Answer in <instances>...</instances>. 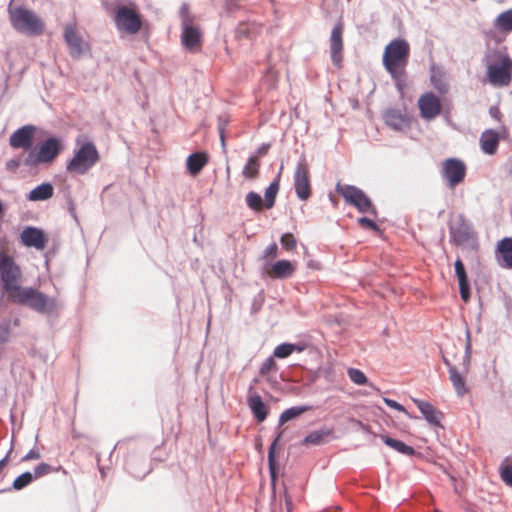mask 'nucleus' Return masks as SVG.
I'll return each mask as SVG.
<instances>
[{"instance_id": "nucleus-28", "label": "nucleus", "mask_w": 512, "mask_h": 512, "mask_svg": "<svg viewBox=\"0 0 512 512\" xmlns=\"http://www.w3.org/2000/svg\"><path fill=\"white\" fill-rule=\"evenodd\" d=\"M449 379L458 396H463L468 392L464 378L455 367L449 368Z\"/></svg>"}, {"instance_id": "nucleus-20", "label": "nucleus", "mask_w": 512, "mask_h": 512, "mask_svg": "<svg viewBox=\"0 0 512 512\" xmlns=\"http://www.w3.org/2000/svg\"><path fill=\"white\" fill-rule=\"evenodd\" d=\"M500 141V136L495 130L489 129L482 133L480 138L481 149L489 155L496 153Z\"/></svg>"}, {"instance_id": "nucleus-54", "label": "nucleus", "mask_w": 512, "mask_h": 512, "mask_svg": "<svg viewBox=\"0 0 512 512\" xmlns=\"http://www.w3.org/2000/svg\"><path fill=\"white\" fill-rule=\"evenodd\" d=\"M220 138H221L222 144L224 145L225 140H224V133H223L222 129L220 130Z\"/></svg>"}, {"instance_id": "nucleus-7", "label": "nucleus", "mask_w": 512, "mask_h": 512, "mask_svg": "<svg viewBox=\"0 0 512 512\" xmlns=\"http://www.w3.org/2000/svg\"><path fill=\"white\" fill-rule=\"evenodd\" d=\"M114 22L119 32L128 35L137 34L142 28V17L133 3L116 7Z\"/></svg>"}, {"instance_id": "nucleus-32", "label": "nucleus", "mask_w": 512, "mask_h": 512, "mask_svg": "<svg viewBox=\"0 0 512 512\" xmlns=\"http://www.w3.org/2000/svg\"><path fill=\"white\" fill-rule=\"evenodd\" d=\"M498 252L508 268H512V238H504L498 244Z\"/></svg>"}, {"instance_id": "nucleus-24", "label": "nucleus", "mask_w": 512, "mask_h": 512, "mask_svg": "<svg viewBox=\"0 0 512 512\" xmlns=\"http://www.w3.org/2000/svg\"><path fill=\"white\" fill-rule=\"evenodd\" d=\"M413 402L430 424L435 426L440 424L441 413L438 412L429 402L419 399H413Z\"/></svg>"}, {"instance_id": "nucleus-17", "label": "nucleus", "mask_w": 512, "mask_h": 512, "mask_svg": "<svg viewBox=\"0 0 512 512\" xmlns=\"http://www.w3.org/2000/svg\"><path fill=\"white\" fill-rule=\"evenodd\" d=\"M247 404L258 422H263L268 415V407L262 401V398L259 394L255 392L249 391V395L247 398Z\"/></svg>"}, {"instance_id": "nucleus-11", "label": "nucleus", "mask_w": 512, "mask_h": 512, "mask_svg": "<svg viewBox=\"0 0 512 512\" xmlns=\"http://www.w3.org/2000/svg\"><path fill=\"white\" fill-rule=\"evenodd\" d=\"M19 239L23 246L40 251L45 249L48 243V236L45 231L35 226H25L19 235Z\"/></svg>"}, {"instance_id": "nucleus-53", "label": "nucleus", "mask_w": 512, "mask_h": 512, "mask_svg": "<svg viewBox=\"0 0 512 512\" xmlns=\"http://www.w3.org/2000/svg\"><path fill=\"white\" fill-rule=\"evenodd\" d=\"M69 210H70V212H71L72 216H73L74 218H76V214L74 213V208H73V206H72V203H70V208H69Z\"/></svg>"}, {"instance_id": "nucleus-21", "label": "nucleus", "mask_w": 512, "mask_h": 512, "mask_svg": "<svg viewBox=\"0 0 512 512\" xmlns=\"http://www.w3.org/2000/svg\"><path fill=\"white\" fill-rule=\"evenodd\" d=\"M208 161L209 156L206 152L200 151L192 153L188 156L186 161L187 169L192 176H196L206 166Z\"/></svg>"}, {"instance_id": "nucleus-33", "label": "nucleus", "mask_w": 512, "mask_h": 512, "mask_svg": "<svg viewBox=\"0 0 512 512\" xmlns=\"http://www.w3.org/2000/svg\"><path fill=\"white\" fill-rule=\"evenodd\" d=\"M380 438L382 441L391 447L392 449L405 454V455H413L414 449L411 446L406 445L404 442L393 439L387 435H381Z\"/></svg>"}, {"instance_id": "nucleus-29", "label": "nucleus", "mask_w": 512, "mask_h": 512, "mask_svg": "<svg viewBox=\"0 0 512 512\" xmlns=\"http://www.w3.org/2000/svg\"><path fill=\"white\" fill-rule=\"evenodd\" d=\"M20 325V319L15 317L13 319L11 318H4L0 322V345L4 344L8 341L9 336L12 332V329L14 327H18Z\"/></svg>"}, {"instance_id": "nucleus-13", "label": "nucleus", "mask_w": 512, "mask_h": 512, "mask_svg": "<svg viewBox=\"0 0 512 512\" xmlns=\"http://www.w3.org/2000/svg\"><path fill=\"white\" fill-rule=\"evenodd\" d=\"M63 37L68 47V52L72 58L79 59L86 54L88 46L76 33L72 24H67L65 26Z\"/></svg>"}, {"instance_id": "nucleus-42", "label": "nucleus", "mask_w": 512, "mask_h": 512, "mask_svg": "<svg viewBox=\"0 0 512 512\" xmlns=\"http://www.w3.org/2000/svg\"><path fill=\"white\" fill-rule=\"evenodd\" d=\"M52 471H53V467L50 464L42 462L34 468V471L31 472V475H32L33 479L35 480V479H38L40 477L50 474Z\"/></svg>"}, {"instance_id": "nucleus-23", "label": "nucleus", "mask_w": 512, "mask_h": 512, "mask_svg": "<svg viewBox=\"0 0 512 512\" xmlns=\"http://www.w3.org/2000/svg\"><path fill=\"white\" fill-rule=\"evenodd\" d=\"M294 270L295 268L290 261L279 260L267 270V273L272 278L283 279L291 276Z\"/></svg>"}, {"instance_id": "nucleus-44", "label": "nucleus", "mask_w": 512, "mask_h": 512, "mask_svg": "<svg viewBox=\"0 0 512 512\" xmlns=\"http://www.w3.org/2000/svg\"><path fill=\"white\" fill-rule=\"evenodd\" d=\"M280 241H281L282 246L287 251H292L296 247L295 237L291 233H286V234L282 235Z\"/></svg>"}, {"instance_id": "nucleus-9", "label": "nucleus", "mask_w": 512, "mask_h": 512, "mask_svg": "<svg viewBox=\"0 0 512 512\" xmlns=\"http://www.w3.org/2000/svg\"><path fill=\"white\" fill-rule=\"evenodd\" d=\"M36 126L26 124L16 129L9 137V145L13 149H22L23 153H30L34 148Z\"/></svg>"}, {"instance_id": "nucleus-8", "label": "nucleus", "mask_w": 512, "mask_h": 512, "mask_svg": "<svg viewBox=\"0 0 512 512\" xmlns=\"http://www.w3.org/2000/svg\"><path fill=\"white\" fill-rule=\"evenodd\" d=\"M336 192L341 195L348 204L356 207L359 212L376 215V209L372 201L356 186L338 183L336 185Z\"/></svg>"}, {"instance_id": "nucleus-18", "label": "nucleus", "mask_w": 512, "mask_h": 512, "mask_svg": "<svg viewBox=\"0 0 512 512\" xmlns=\"http://www.w3.org/2000/svg\"><path fill=\"white\" fill-rule=\"evenodd\" d=\"M385 123L394 130H402L409 127L410 120L406 113L397 109H390L384 115Z\"/></svg>"}, {"instance_id": "nucleus-39", "label": "nucleus", "mask_w": 512, "mask_h": 512, "mask_svg": "<svg viewBox=\"0 0 512 512\" xmlns=\"http://www.w3.org/2000/svg\"><path fill=\"white\" fill-rule=\"evenodd\" d=\"M327 432L323 431H313L309 433L303 440V444L305 445H319L322 443L325 436H327Z\"/></svg>"}, {"instance_id": "nucleus-50", "label": "nucleus", "mask_w": 512, "mask_h": 512, "mask_svg": "<svg viewBox=\"0 0 512 512\" xmlns=\"http://www.w3.org/2000/svg\"><path fill=\"white\" fill-rule=\"evenodd\" d=\"M270 145L269 144H263L261 147L257 150V155L259 158L261 156H265L269 151Z\"/></svg>"}, {"instance_id": "nucleus-31", "label": "nucleus", "mask_w": 512, "mask_h": 512, "mask_svg": "<svg viewBox=\"0 0 512 512\" xmlns=\"http://www.w3.org/2000/svg\"><path fill=\"white\" fill-rule=\"evenodd\" d=\"M33 481H34V479L31 475V472L25 471L13 480L11 487L0 490V493L11 491V490H16V491L22 490V489L26 488L27 486H29Z\"/></svg>"}, {"instance_id": "nucleus-2", "label": "nucleus", "mask_w": 512, "mask_h": 512, "mask_svg": "<svg viewBox=\"0 0 512 512\" xmlns=\"http://www.w3.org/2000/svg\"><path fill=\"white\" fill-rule=\"evenodd\" d=\"M486 75L495 87H506L512 81V58L506 48L494 49L485 56Z\"/></svg>"}, {"instance_id": "nucleus-3", "label": "nucleus", "mask_w": 512, "mask_h": 512, "mask_svg": "<svg viewBox=\"0 0 512 512\" xmlns=\"http://www.w3.org/2000/svg\"><path fill=\"white\" fill-rule=\"evenodd\" d=\"M65 148L66 143L63 137L49 135L39 141L30 153H27L25 162L34 165L38 172L41 165H51Z\"/></svg>"}, {"instance_id": "nucleus-1", "label": "nucleus", "mask_w": 512, "mask_h": 512, "mask_svg": "<svg viewBox=\"0 0 512 512\" xmlns=\"http://www.w3.org/2000/svg\"><path fill=\"white\" fill-rule=\"evenodd\" d=\"M410 57V45L403 38H396L389 42L383 53L382 62L386 71L397 82L406 74V67Z\"/></svg>"}, {"instance_id": "nucleus-27", "label": "nucleus", "mask_w": 512, "mask_h": 512, "mask_svg": "<svg viewBox=\"0 0 512 512\" xmlns=\"http://www.w3.org/2000/svg\"><path fill=\"white\" fill-rule=\"evenodd\" d=\"M494 27L504 34L512 32V8L501 12L493 22Z\"/></svg>"}, {"instance_id": "nucleus-52", "label": "nucleus", "mask_w": 512, "mask_h": 512, "mask_svg": "<svg viewBox=\"0 0 512 512\" xmlns=\"http://www.w3.org/2000/svg\"><path fill=\"white\" fill-rule=\"evenodd\" d=\"M486 36L490 39H494L497 43H500L502 41V39L497 38L496 33L492 31L486 32Z\"/></svg>"}, {"instance_id": "nucleus-49", "label": "nucleus", "mask_w": 512, "mask_h": 512, "mask_svg": "<svg viewBox=\"0 0 512 512\" xmlns=\"http://www.w3.org/2000/svg\"><path fill=\"white\" fill-rule=\"evenodd\" d=\"M12 450H13V440L11 441L10 448H9L8 452L6 453V455L2 459H0V472L8 464Z\"/></svg>"}, {"instance_id": "nucleus-55", "label": "nucleus", "mask_w": 512, "mask_h": 512, "mask_svg": "<svg viewBox=\"0 0 512 512\" xmlns=\"http://www.w3.org/2000/svg\"><path fill=\"white\" fill-rule=\"evenodd\" d=\"M4 212V205L2 200H0V215Z\"/></svg>"}, {"instance_id": "nucleus-56", "label": "nucleus", "mask_w": 512, "mask_h": 512, "mask_svg": "<svg viewBox=\"0 0 512 512\" xmlns=\"http://www.w3.org/2000/svg\"><path fill=\"white\" fill-rule=\"evenodd\" d=\"M38 441V434L35 436V442Z\"/></svg>"}, {"instance_id": "nucleus-14", "label": "nucleus", "mask_w": 512, "mask_h": 512, "mask_svg": "<svg viewBox=\"0 0 512 512\" xmlns=\"http://www.w3.org/2000/svg\"><path fill=\"white\" fill-rule=\"evenodd\" d=\"M418 107L424 119L431 120L441 113L440 99L432 92L423 94L418 100Z\"/></svg>"}, {"instance_id": "nucleus-35", "label": "nucleus", "mask_w": 512, "mask_h": 512, "mask_svg": "<svg viewBox=\"0 0 512 512\" xmlns=\"http://www.w3.org/2000/svg\"><path fill=\"white\" fill-rule=\"evenodd\" d=\"M280 175L267 187L265 191V205L268 209L272 208L275 203L276 195L279 191Z\"/></svg>"}, {"instance_id": "nucleus-25", "label": "nucleus", "mask_w": 512, "mask_h": 512, "mask_svg": "<svg viewBox=\"0 0 512 512\" xmlns=\"http://www.w3.org/2000/svg\"><path fill=\"white\" fill-rule=\"evenodd\" d=\"M27 153H19L5 163V169L15 173L20 166H24L29 173H37L34 165L26 164Z\"/></svg>"}, {"instance_id": "nucleus-19", "label": "nucleus", "mask_w": 512, "mask_h": 512, "mask_svg": "<svg viewBox=\"0 0 512 512\" xmlns=\"http://www.w3.org/2000/svg\"><path fill=\"white\" fill-rule=\"evenodd\" d=\"M455 273L459 283V290L461 299L464 302H468L470 299V285L467 277V273L465 270V266L461 259H457L455 261Z\"/></svg>"}, {"instance_id": "nucleus-26", "label": "nucleus", "mask_w": 512, "mask_h": 512, "mask_svg": "<svg viewBox=\"0 0 512 512\" xmlns=\"http://www.w3.org/2000/svg\"><path fill=\"white\" fill-rule=\"evenodd\" d=\"M263 26L256 22L241 23L237 28L239 38L254 39L262 31Z\"/></svg>"}, {"instance_id": "nucleus-37", "label": "nucleus", "mask_w": 512, "mask_h": 512, "mask_svg": "<svg viewBox=\"0 0 512 512\" xmlns=\"http://www.w3.org/2000/svg\"><path fill=\"white\" fill-rule=\"evenodd\" d=\"M500 476L503 482L512 487V458L506 457L500 466Z\"/></svg>"}, {"instance_id": "nucleus-10", "label": "nucleus", "mask_w": 512, "mask_h": 512, "mask_svg": "<svg viewBox=\"0 0 512 512\" xmlns=\"http://www.w3.org/2000/svg\"><path fill=\"white\" fill-rule=\"evenodd\" d=\"M466 165L456 158H448L442 162L441 173L450 188L462 183L466 176Z\"/></svg>"}, {"instance_id": "nucleus-5", "label": "nucleus", "mask_w": 512, "mask_h": 512, "mask_svg": "<svg viewBox=\"0 0 512 512\" xmlns=\"http://www.w3.org/2000/svg\"><path fill=\"white\" fill-rule=\"evenodd\" d=\"M96 164V145L92 141L83 143L74 149L73 156L67 161L66 173L74 176L85 175Z\"/></svg>"}, {"instance_id": "nucleus-22", "label": "nucleus", "mask_w": 512, "mask_h": 512, "mask_svg": "<svg viewBox=\"0 0 512 512\" xmlns=\"http://www.w3.org/2000/svg\"><path fill=\"white\" fill-rule=\"evenodd\" d=\"M54 194V187L50 182H43L34 187L27 195L29 201H45L50 199Z\"/></svg>"}, {"instance_id": "nucleus-41", "label": "nucleus", "mask_w": 512, "mask_h": 512, "mask_svg": "<svg viewBox=\"0 0 512 512\" xmlns=\"http://www.w3.org/2000/svg\"><path fill=\"white\" fill-rule=\"evenodd\" d=\"M348 376H349L350 380L357 385H364L367 383V377L359 369L349 368Z\"/></svg>"}, {"instance_id": "nucleus-16", "label": "nucleus", "mask_w": 512, "mask_h": 512, "mask_svg": "<svg viewBox=\"0 0 512 512\" xmlns=\"http://www.w3.org/2000/svg\"><path fill=\"white\" fill-rule=\"evenodd\" d=\"M343 30L344 26L343 23L339 22L335 25V27L332 29L331 36H330V52H331V59L332 62L340 67L342 60H343Z\"/></svg>"}, {"instance_id": "nucleus-38", "label": "nucleus", "mask_w": 512, "mask_h": 512, "mask_svg": "<svg viewBox=\"0 0 512 512\" xmlns=\"http://www.w3.org/2000/svg\"><path fill=\"white\" fill-rule=\"evenodd\" d=\"M246 203L249 208L255 211H261L263 208L262 197L256 192H249L246 195Z\"/></svg>"}, {"instance_id": "nucleus-4", "label": "nucleus", "mask_w": 512, "mask_h": 512, "mask_svg": "<svg viewBox=\"0 0 512 512\" xmlns=\"http://www.w3.org/2000/svg\"><path fill=\"white\" fill-rule=\"evenodd\" d=\"M9 21L13 29L28 36H40L45 29L43 20L31 9L23 5H8Z\"/></svg>"}, {"instance_id": "nucleus-40", "label": "nucleus", "mask_w": 512, "mask_h": 512, "mask_svg": "<svg viewBox=\"0 0 512 512\" xmlns=\"http://www.w3.org/2000/svg\"><path fill=\"white\" fill-rule=\"evenodd\" d=\"M278 439L279 436L273 441V443L269 447L268 452V465L272 479H275L276 477L275 449L277 446Z\"/></svg>"}, {"instance_id": "nucleus-51", "label": "nucleus", "mask_w": 512, "mask_h": 512, "mask_svg": "<svg viewBox=\"0 0 512 512\" xmlns=\"http://www.w3.org/2000/svg\"><path fill=\"white\" fill-rule=\"evenodd\" d=\"M489 113H490V115H491L493 118H495V119H497V120H499V119H500L501 113H500V111H499V109H498L497 107H494V106H493V107H491V108H490V110H489Z\"/></svg>"}, {"instance_id": "nucleus-15", "label": "nucleus", "mask_w": 512, "mask_h": 512, "mask_svg": "<svg viewBox=\"0 0 512 512\" xmlns=\"http://www.w3.org/2000/svg\"><path fill=\"white\" fill-rule=\"evenodd\" d=\"M450 236L456 245L467 243L473 237V231L462 215L450 225Z\"/></svg>"}, {"instance_id": "nucleus-30", "label": "nucleus", "mask_w": 512, "mask_h": 512, "mask_svg": "<svg viewBox=\"0 0 512 512\" xmlns=\"http://www.w3.org/2000/svg\"><path fill=\"white\" fill-rule=\"evenodd\" d=\"M310 410H312V406H309V405L295 406V407H291L289 409H286L280 415L279 424L283 425L286 422H288L290 420H293V419L299 417L300 415H302L303 413L308 412Z\"/></svg>"}, {"instance_id": "nucleus-6", "label": "nucleus", "mask_w": 512, "mask_h": 512, "mask_svg": "<svg viewBox=\"0 0 512 512\" xmlns=\"http://www.w3.org/2000/svg\"><path fill=\"white\" fill-rule=\"evenodd\" d=\"M181 15V43L191 52H199L202 47L203 33L198 25L194 24V17L191 16L188 6L184 5L180 10Z\"/></svg>"}, {"instance_id": "nucleus-12", "label": "nucleus", "mask_w": 512, "mask_h": 512, "mask_svg": "<svg viewBox=\"0 0 512 512\" xmlns=\"http://www.w3.org/2000/svg\"><path fill=\"white\" fill-rule=\"evenodd\" d=\"M294 187L301 200H307L311 195L309 167L305 160L297 163L294 173Z\"/></svg>"}, {"instance_id": "nucleus-46", "label": "nucleus", "mask_w": 512, "mask_h": 512, "mask_svg": "<svg viewBox=\"0 0 512 512\" xmlns=\"http://www.w3.org/2000/svg\"><path fill=\"white\" fill-rule=\"evenodd\" d=\"M41 457V454L38 449L32 448L30 449L21 459V461H30V460H36Z\"/></svg>"}, {"instance_id": "nucleus-47", "label": "nucleus", "mask_w": 512, "mask_h": 512, "mask_svg": "<svg viewBox=\"0 0 512 512\" xmlns=\"http://www.w3.org/2000/svg\"><path fill=\"white\" fill-rule=\"evenodd\" d=\"M278 253V246L276 243H272L267 247L264 253V258L266 259H273L277 256Z\"/></svg>"}, {"instance_id": "nucleus-34", "label": "nucleus", "mask_w": 512, "mask_h": 512, "mask_svg": "<svg viewBox=\"0 0 512 512\" xmlns=\"http://www.w3.org/2000/svg\"><path fill=\"white\" fill-rule=\"evenodd\" d=\"M260 161L258 156H251L243 168V176L247 179H255L259 174Z\"/></svg>"}, {"instance_id": "nucleus-48", "label": "nucleus", "mask_w": 512, "mask_h": 512, "mask_svg": "<svg viewBox=\"0 0 512 512\" xmlns=\"http://www.w3.org/2000/svg\"><path fill=\"white\" fill-rule=\"evenodd\" d=\"M384 402L387 406H389L390 408H393L395 410H398L400 412H403L405 414H408V412L406 411V409L404 408L403 405H401L400 403L396 402L395 400H392V399H389V398H384Z\"/></svg>"}, {"instance_id": "nucleus-45", "label": "nucleus", "mask_w": 512, "mask_h": 512, "mask_svg": "<svg viewBox=\"0 0 512 512\" xmlns=\"http://www.w3.org/2000/svg\"><path fill=\"white\" fill-rule=\"evenodd\" d=\"M358 224L365 229L373 230L376 232L380 231L378 225L372 219H369L367 217L359 218Z\"/></svg>"}, {"instance_id": "nucleus-43", "label": "nucleus", "mask_w": 512, "mask_h": 512, "mask_svg": "<svg viewBox=\"0 0 512 512\" xmlns=\"http://www.w3.org/2000/svg\"><path fill=\"white\" fill-rule=\"evenodd\" d=\"M278 370V365L275 362L273 357L267 358L260 367L259 373L262 376H266L271 372H276Z\"/></svg>"}, {"instance_id": "nucleus-36", "label": "nucleus", "mask_w": 512, "mask_h": 512, "mask_svg": "<svg viewBox=\"0 0 512 512\" xmlns=\"http://www.w3.org/2000/svg\"><path fill=\"white\" fill-rule=\"evenodd\" d=\"M295 350L301 352L303 349L301 347H298V346L294 345V344L283 343V344L278 345L274 349V354L273 355H274V357L283 359V358H286V357L290 356Z\"/></svg>"}]
</instances>
